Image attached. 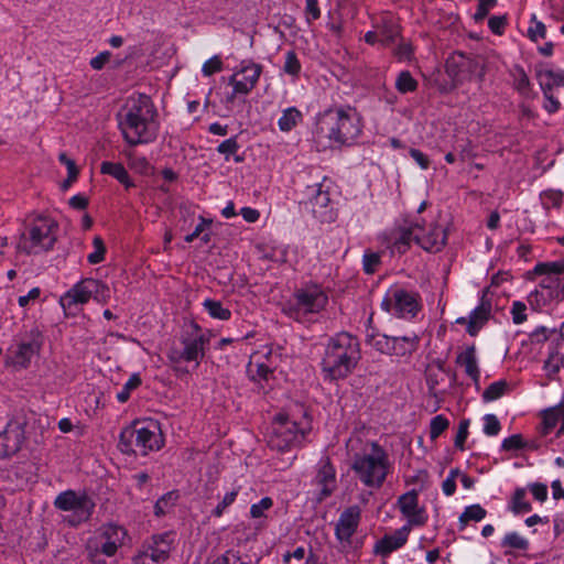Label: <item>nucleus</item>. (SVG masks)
Returning <instances> with one entry per match:
<instances>
[{
	"label": "nucleus",
	"instance_id": "nucleus-51",
	"mask_svg": "<svg viewBox=\"0 0 564 564\" xmlns=\"http://www.w3.org/2000/svg\"><path fill=\"white\" fill-rule=\"evenodd\" d=\"M240 487H235L230 491L226 492L223 499L219 501V503L215 507L213 510V516L219 518L224 514V512L227 510L228 507H230L238 494H239Z\"/></svg>",
	"mask_w": 564,
	"mask_h": 564
},
{
	"label": "nucleus",
	"instance_id": "nucleus-6",
	"mask_svg": "<svg viewBox=\"0 0 564 564\" xmlns=\"http://www.w3.org/2000/svg\"><path fill=\"white\" fill-rule=\"evenodd\" d=\"M163 446V435L156 421L134 422L122 429L118 447L123 454L145 456Z\"/></svg>",
	"mask_w": 564,
	"mask_h": 564
},
{
	"label": "nucleus",
	"instance_id": "nucleus-53",
	"mask_svg": "<svg viewBox=\"0 0 564 564\" xmlns=\"http://www.w3.org/2000/svg\"><path fill=\"white\" fill-rule=\"evenodd\" d=\"M94 251L87 257L90 264H97L105 260L106 247L101 237L96 236L93 240Z\"/></svg>",
	"mask_w": 564,
	"mask_h": 564
},
{
	"label": "nucleus",
	"instance_id": "nucleus-48",
	"mask_svg": "<svg viewBox=\"0 0 564 564\" xmlns=\"http://www.w3.org/2000/svg\"><path fill=\"white\" fill-rule=\"evenodd\" d=\"M381 264V256L379 252L366 251L362 256V269L366 274H373Z\"/></svg>",
	"mask_w": 564,
	"mask_h": 564
},
{
	"label": "nucleus",
	"instance_id": "nucleus-61",
	"mask_svg": "<svg viewBox=\"0 0 564 564\" xmlns=\"http://www.w3.org/2000/svg\"><path fill=\"white\" fill-rule=\"evenodd\" d=\"M541 90L544 97V110L550 115L557 112L561 108V102L558 101V99L552 94V91H550V89Z\"/></svg>",
	"mask_w": 564,
	"mask_h": 564
},
{
	"label": "nucleus",
	"instance_id": "nucleus-23",
	"mask_svg": "<svg viewBox=\"0 0 564 564\" xmlns=\"http://www.w3.org/2000/svg\"><path fill=\"white\" fill-rule=\"evenodd\" d=\"M410 525H403L391 534H386L377 541L375 552L377 554L387 556L392 552L401 549L408 542L410 534Z\"/></svg>",
	"mask_w": 564,
	"mask_h": 564
},
{
	"label": "nucleus",
	"instance_id": "nucleus-56",
	"mask_svg": "<svg viewBox=\"0 0 564 564\" xmlns=\"http://www.w3.org/2000/svg\"><path fill=\"white\" fill-rule=\"evenodd\" d=\"M528 36L533 42H538L546 36V28L543 22L536 19L535 14H532L531 17V25L528 29Z\"/></svg>",
	"mask_w": 564,
	"mask_h": 564
},
{
	"label": "nucleus",
	"instance_id": "nucleus-62",
	"mask_svg": "<svg viewBox=\"0 0 564 564\" xmlns=\"http://www.w3.org/2000/svg\"><path fill=\"white\" fill-rule=\"evenodd\" d=\"M497 6V0H479L477 6V10L474 13L473 18L476 22L482 21L489 13L491 9Z\"/></svg>",
	"mask_w": 564,
	"mask_h": 564
},
{
	"label": "nucleus",
	"instance_id": "nucleus-11",
	"mask_svg": "<svg viewBox=\"0 0 564 564\" xmlns=\"http://www.w3.org/2000/svg\"><path fill=\"white\" fill-rule=\"evenodd\" d=\"M110 289L97 279H82L67 290L59 299L63 310L69 314H76L78 306L89 302L90 299L99 304H106L110 300Z\"/></svg>",
	"mask_w": 564,
	"mask_h": 564
},
{
	"label": "nucleus",
	"instance_id": "nucleus-36",
	"mask_svg": "<svg viewBox=\"0 0 564 564\" xmlns=\"http://www.w3.org/2000/svg\"><path fill=\"white\" fill-rule=\"evenodd\" d=\"M203 307L212 318L228 321L231 317V311L225 307L220 301L206 299L203 302Z\"/></svg>",
	"mask_w": 564,
	"mask_h": 564
},
{
	"label": "nucleus",
	"instance_id": "nucleus-32",
	"mask_svg": "<svg viewBox=\"0 0 564 564\" xmlns=\"http://www.w3.org/2000/svg\"><path fill=\"white\" fill-rule=\"evenodd\" d=\"M303 120L302 112L296 107H288L278 120V127L282 132H290Z\"/></svg>",
	"mask_w": 564,
	"mask_h": 564
},
{
	"label": "nucleus",
	"instance_id": "nucleus-8",
	"mask_svg": "<svg viewBox=\"0 0 564 564\" xmlns=\"http://www.w3.org/2000/svg\"><path fill=\"white\" fill-rule=\"evenodd\" d=\"M310 431L311 423L306 417L296 422L286 415L279 414L272 423L268 445L279 452L290 451L301 445Z\"/></svg>",
	"mask_w": 564,
	"mask_h": 564
},
{
	"label": "nucleus",
	"instance_id": "nucleus-64",
	"mask_svg": "<svg viewBox=\"0 0 564 564\" xmlns=\"http://www.w3.org/2000/svg\"><path fill=\"white\" fill-rule=\"evenodd\" d=\"M507 26V18L505 15H492L488 20V28L496 35L503 34Z\"/></svg>",
	"mask_w": 564,
	"mask_h": 564
},
{
	"label": "nucleus",
	"instance_id": "nucleus-43",
	"mask_svg": "<svg viewBox=\"0 0 564 564\" xmlns=\"http://www.w3.org/2000/svg\"><path fill=\"white\" fill-rule=\"evenodd\" d=\"M417 80L409 70H402L395 79V88L401 94H408L416 90Z\"/></svg>",
	"mask_w": 564,
	"mask_h": 564
},
{
	"label": "nucleus",
	"instance_id": "nucleus-54",
	"mask_svg": "<svg viewBox=\"0 0 564 564\" xmlns=\"http://www.w3.org/2000/svg\"><path fill=\"white\" fill-rule=\"evenodd\" d=\"M510 315L513 324L520 325L528 319V307L522 301H513L510 307Z\"/></svg>",
	"mask_w": 564,
	"mask_h": 564
},
{
	"label": "nucleus",
	"instance_id": "nucleus-31",
	"mask_svg": "<svg viewBox=\"0 0 564 564\" xmlns=\"http://www.w3.org/2000/svg\"><path fill=\"white\" fill-rule=\"evenodd\" d=\"M170 538V534L153 536V545L147 549L150 552L152 562L159 563L167 558L171 550Z\"/></svg>",
	"mask_w": 564,
	"mask_h": 564
},
{
	"label": "nucleus",
	"instance_id": "nucleus-30",
	"mask_svg": "<svg viewBox=\"0 0 564 564\" xmlns=\"http://www.w3.org/2000/svg\"><path fill=\"white\" fill-rule=\"evenodd\" d=\"M100 172L102 174L112 176L126 188L134 186V183L131 181L128 171L121 163L105 161L100 165Z\"/></svg>",
	"mask_w": 564,
	"mask_h": 564
},
{
	"label": "nucleus",
	"instance_id": "nucleus-59",
	"mask_svg": "<svg viewBox=\"0 0 564 564\" xmlns=\"http://www.w3.org/2000/svg\"><path fill=\"white\" fill-rule=\"evenodd\" d=\"M484 433L487 436H496L501 431V424L495 414H486L484 416Z\"/></svg>",
	"mask_w": 564,
	"mask_h": 564
},
{
	"label": "nucleus",
	"instance_id": "nucleus-57",
	"mask_svg": "<svg viewBox=\"0 0 564 564\" xmlns=\"http://www.w3.org/2000/svg\"><path fill=\"white\" fill-rule=\"evenodd\" d=\"M392 54L399 62H408L412 59L414 51L411 43L402 40L393 48Z\"/></svg>",
	"mask_w": 564,
	"mask_h": 564
},
{
	"label": "nucleus",
	"instance_id": "nucleus-18",
	"mask_svg": "<svg viewBox=\"0 0 564 564\" xmlns=\"http://www.w3.org/2000/svg\"><path fill=\"white\" fill-rule=\"evenodd\" d=\"M398 507L403 517L406 518L410 525L423 527L427 522V514L424 508L419 507V497L414 490L408 491L398 498Z\"/></svg>",
	"mask_w": 564,
	"mask_h": 564
},
{
	"label": "nucleus",
	"instance_id": "nucleus-33",
	"mask_svg": "<svg viewBox=\"0 0 564 564\" xmlns=\"http://www.w3.org/2000/svg\"><path fill=\"white\" fill-rule=\"evenodd\" d=\"M527 489L522 487L516 488L509 502V510L518 516L524 514L532 510L531 503L525 499Z\"/></svg>",
	"mask_w": 564,
	"mask_h": 564
},
{
	"label": "nucleus",
	"instance_id": "nucleus-9",
	"mask_svg": "<svg viewBox=\"0 0 564 564\" xmlns=\"http://www.w3.org/2000/svg\"><path fill=\"white\" fill-rule=\"evenodd\" d=\"M412 241L425 251L437 252L446 243V234L440 225L431 224L425 228L419 221H414L409 227L400 230V235L394 241V247L398 252L403 253Z\"/></svg>",
	"mask_w": 564,
	"mask_h": 564
},
{
	"label": "nucleus",
	"instance_id": "nucleus-49",
	"mask_svg": "<svg viewBox=\"0 0 564 564\" xmlns=\"http://www.w3.org/2000/svg\"><path fill=\"white\" fill-rule=\"evenodd\" d=\"M302 69V65L294 51H288L285 53V62L283 70L294 78H297Z\"/></svg>",
	"mask_w": 564,
	"mask_h": 564
},
{
	"label": "nucleus",
	"instance_id": "nucleus-2",
	"mask_svg": "<svg viewBox=\"0 0 564 564\" xmlns=\"http://www.w3.org/2000/svg\"><path fill=\"white\" fill-rule=\"evenodd\" d=\"M156 110L147 95L130 97L119 120L123 139L130 145L150 143L158 134Z\"/></svg>",
	"mask_w": 564,
	"mask_h": 564
},
{
	"label": "nucleus",
	"instance_id": "nucleus-3",
	"mask_svg": "<svg viewBox=\"0 0 564 564\" xmlns=\"http://www.w3.org/2000/svg\"><path fill=\"white\" fill-rule=\"evenodd\" d=\"M362 119L357 110L349 106L329 108L319 113L315 133L336 147L354 145L362 132Z\"/></svg>",
	"mask_w": 564,
	"mask_h": 564
},
{
	"label": "nucleus",
	"instance_id": "nucleus-12",
	"mask_svg": "<svg viewBox=\"0 0 564 564\" xmlns=\"http://www.w3.org/2000/svg\"><path fill=\"white\" fill-rule=\"evenodd\" d=\"M56 224L47 217L35 218L21 234L19 248L28 254L48 251L56 241Z\"/></svg>",
	"mask_w": 564,
	"mask_h": 564
},
{
	"label": "nucleus",
	"instance_id": "nucleus-10",
	"mask_svg": "<svg viewBox=\"0 0 564 564\" xmlns=\"http://www.w3.org/2000/svg\"><path fill=\"white\" fill-rule=\"evenodd\" d=\"M328 303V296L318 284H305L295 290L284 305V313L295 321L321 313Z\"/></svg>",
	"mask_w": 564,
	"mask_h": 564
},
{
	"label": "nucleus",
	"instance_id": "nucleus-42",
	"mask_svg": "<svg viewBox=\"0 0 564 564\" xmlns=\"http://www.w3.org/2000/svg\"><path fill=\"white\" fill-rule=\"evenodd\" d=\"M513 86L523 96H528L531 89L530 79L521 66H516L512 70Z\"/></svg>",
	"mask_w": 564,
	"mask_h": 564
},
{
	"label": "nucleus",
	"instance_id": "nucleus-28",
	"mask_svg": "<svg viewBox=\"0 0 564 564\" xmlns=\"http://www.w3.org/2000/svg\"><path fill=\"white\" fill-rule=\"evenodd\" d=\"M491 305L488 302H481L474 308L468 317L466 332L470 336H476L490 317Z\"/></svg>",
	"mask_w": 564,
	"mask_h": 564
},
{
	"label": "nucleus",
	"instance_id": "nucleus-63",
	"mask_svg": "<svg viewBox=\"0 0 564 564\" xmlns=\"http://www.w3.org/2000/svg\"><path fill=\"white\" fill-rule=\"evenodd\" d=\"M469 420H462L458 425V430L455 436V447L464 451V444L468 436Z\"/></svg>",
	"mask_w": 564,
	"mask_h": 564
},
{
	"label": "nucleus",
	"instance_id": "nucleus-4",
	"mask_svg": "<svg viewBox=\"0 0 564 564\" xmlns=\"http://www.w3.org/2000/svg\"><path fill=\"white\" fill-rule=\"evenodd\" d=\"M542 278L527 300L533 311H542L564 299V261L543 262L535 265Z\"/></svg>",
	"mask_w": 564,
	"mask_h": 564
},
{
	"label": "nucleus",
	"instance_id": "nucleus-41",
	"mask_svg": "<svg viewBox=\"0 0 564 564\" xmlns=\"http://www.w3.org/2000/svg\"><path fill=\"white\" fill-rule=\"evenodd\" d=\"M558 417L556 411L553 408L546 409L542 412V421L539 427V433L541 436L549 435L557 425Z\"/></svg>",
	"mask_w": 564,
	"mask_h": 564
},
{
	"label": "nucleus",
	"instance_id": "nucleus-35",
	"mask_svg": "<svg viewBox=\"0 0 564 564\" xmlns=\"http://www.w3.org/2000/svg\"><path fill=\"white\" fill-rule=\"evenodd\" d=\"M486 514V509L478 503L467 506L459 516V529L464 530L469 521H481L482 519H485Z\"/></svg>",
	"mask_w": 564,
	"mask_h": 564
},
{
	"label": "nucleus",
	"instance_id": "nucleus-52",
	"mask_svg": "<svg viewBox=\"0 0 564 564\" xmlns=\"http://www.w3.org/2000/svg\"><path fill=\"white\" fill-rule=\"evenodd\" d=\"M527 446H529V442L524 441L521 434H512L501 443V449L505 452L521 451L525 449Z\"/></svg>",
	"mask_w": 564,
	"mask_h": 564
},
{
	"label": "nucleus",
	"instance_id": "nucleus-21",
	"mask_svg": "<svg viewBox=\"0 0 564 564\" xmlns=\"http://www.w3.org/2000/svg\"><path fill=\"white\" fill-rule=\"evenodd\" d=\"M40 347V343L35 339L21 341L8 350L7 362L17 369H25L39 352Z\"/></svg>",
	"mask_w": 564,
	"mask_h": 564
},
{
	"label": "nucleus",
	"instance_id": "nucleus-24",
	"mask_svg": "<svg viewBox=\"0 0 564 564\" xmlns=\"http://www.w3.org/2000/svg\"><path fill=\"white\" fill-rule=\"evenodd\" d=\"M24 441V433L19 424H8L0 433V455L8 457L17 453Z\"/></svg>",
	"mask_w": 564,
	"mask_h": 564
},
{
	"label": "nucleus",
	"instance_id": "nucleus-26",
	"mask_svg": "<svg viewBox=\"0 0 564 564\" xmlns=\"http://www.w3.org/2000/svg\"><path fill=\"white\" fill-rule=\"evenodd\" d=\"M420 337L415 333L404 336H392L389 356L409 357L419 347Z\"/></svg>",
	"mask_w": 564,
	"mask_h": 564
},
{
	"label": "nucleus",
	"instance_id": "nucleus-29",
	"mask_svg": "<svg viewBox=\"0 0 564 564\" xmlns=\"http://www.w3.org/2000/svg\"><path fill=\"white\" fill-rule=\"evenodd\" d=\"M536 78L541 89L564 87V70L561 68H543L536 72Z\"/></svg>",
	"mask_w": 564,
	"mask_h": 564
},
{
	"label": "nucleus",
	"instance_id": "nucleus-40",
	"mask_svg": "<svg viewBox=\"0 0 564 564\" xmlns=\"http://www.w3.org/2000/svg\"><path fill=\"white\" fill-rule=\"evenodd\" d=\"M391 337L384 334L371 333L367 334V344L381 354L389 355Z\"/></svg>",
	"mask_w": 564,
	"mask_h": 564
},
{
	"label": "nucleus",
	"instance_id": "nucleus-19",
	"mask_svg": "<svg viewBox=\"0 0 564 564\" xmlns=\"http://www.w3.org/2000/svg\"><path fill=\"white\" fill-rule=\"evenodd\" d=\"M313 485L317 488V501L321 502L328 498L336 489V469L329 458L322 459L318 463L316 476Z\"/></svg>",
	"mask_w": 564,
	"mask_h": 564
},
{
	"label": "nucleus",
	"instance_id": "nucleus-58",
	"mask_svg": "<svg viewBox=\"0 0 564 564\" xmlns=\"http://www.w3.org/2000/svg\"><path fill=\"white\" fill-rule=\"evenodd\" d=\"M273 507V500L270 497H263L259 502L251 505L250 516L253 519L265 517V512Z\"/></svg>",
	"mask_w": 564,
	"mask_h": 564
},
{
	"label": "nucleus",
	"instance_id": "nucleus-13",
	"mask_svg": "<svg viewBox=\"0 0 564 564\" xmlns=\"http://www.w3.org/2000/svg\"><path fill=\"white\" fill-rule=\"evenodd\" d=\"M381 308L394 317L413 319L422 308L421 296L416 291L392 285L381 301Z\"/></svg>",
	"mask_w": 564,
	"mask_h": 564
},
{
	"label": "nucleus",
	"instance_id": "nucleus-7",
	"mask_svg": "<svg viewBox=\"0 0 564 564\" xmlns=\"http://www.w3.org/2000/svg\"><path fill=\"white\" fill-rule=\"evenodd\" d=\"M127 536V530L113 522L100 525L85 544V554L93 564H109Z\"/></svg>",
	"mask_w": 564,
	"mask_h": 564
},
{
	"label": "nucleus",
	"instance_id": "nucleus-34",
	"mask_svg": "<svg viewBox=\"0 0 564 564\" xmlns=\"http://www.w3.org/2000/svg\"><path fill=\"white\" fill-rule=\"evenodd\" d=\"M459 67L462 72L468 74L469 78L481 80L485 76V65L479 58L460 55Z\"/></svg>",
	"mask_w": 564,
	"mask_h": 564
},
{
	"label": "nucleus",
	"instance_id": "nucleus-55",
	"mask_svg": "<svg viewBox=\"0 0 564 564\" xmlns=\"http://www.w3.org/2000/svg\"><path fill=\"white\" fill-rule=\"evenodd\" d=\"M448 426L449 421L444 415L434 416L430 423V438L432 441L436 440Z\"/></svg>",
	"mask_w": 564,
	"mask_h": 564
},
{
	"label": "nucleus",
	"instance_id": "nucleus-37",
	"mask_svg": "<svg viewBox=\"0 0 564 564\" xmlns=\"http://www.w3.org/2000/svg\"><path fill=\"white\" fill-rule=\"evenodd\" d=\"M529 541L524 536L520 535L518 532H509L507 533L502 541L501 546L503 549H509V551H505L508 554L510 551H527L529 549Z\"/></svg>",
	"mask_w": 564,
	"mask_h": 564
},
{
	"label": "nucleus",
	"instance_id": "nucleus-45",
	"mask_svg": "<svg viewBox=\"0 0 564 564\" xmlns=\"http://www.w3.org/2000/svg\"><path fill=\"white\" fill-rule=\"evenodd\" d=\"M178 495L175 491H170L163 495L154 505V514L156 517L164 516L176 502Z\"/></svg>",
	"mask_w": 564,
	"mask_h": 564
},
{
	"label": "nucleus",
	"instance_id": "nucleus-17",
	"mask_svg": "<svg viewBox=\"0 0 564 564\" xmlns=\"http://www.w3.org/2000/svg\"><path fill=\"white\" fill-rule=\"evenodd\" d=\"M262 72L263 66L261 64L251 58L242 59L228 79V85L232 87V91L227 96V102H234L237 96L250 94L257 86Z\"/></svg>",
	"mask_w": 564,
	"mask_h": 564
},
{
	"label": "nucleus",
	"instance_id": "nucleus-20",
	"mask_svg": "<svg viewBox=\"0 0 564 564\" xmlns=\"http://www.w3.org/2000/svg\"><path fill=\"white\" fill-rule=\"evenodd\" d=\"M380 37V45L388 47L401 39V25L398 19L390 12H384L378 17L372 24Z\"/></svg>",
	"mask_w": 564,
	"mask_h": 564
},
{
	"label": "nucleus",
	"instance_id": "nucleus-39",
	"mask_svg": "<svg viewBox=\"0 0 564 564\" xmlns=\"http://www.w3.org/2000/svg\"><path fill=\"white\" fill-rule=\"evenodd\" d=\"M562 368L564 369V354L557 350L550 351L543 366L546 375L552 378L557 375Z\"/></svg>",
	"mask_w": 564,
	"mask_h": 564
},
{
	"label": "nucleus",
	"instance_id": "nucleus-44",
	"mask_svg": "<svg viewBox=\"0 0 564 564\" xmlns=\"http://www.w3.org/2000/svg\"><path fill=\"white\" fill-rule=\"evenodd\" d=\"M58 161L65 165L67 170V178L63 183V188H68L78 177L79 170L74 160L67 156L65 152L59 153Z\"/></svg>",
	"mask_w": 564,
	"mask_h": 564
},
{
	"label": "nucleus",
	"instance_id": "nucleus-15",
	"mask_svg": "<svg viewBox=\"0 0 564 564\" xmlns=\"http://www.w3.org/2000/svg\"><path fill=\"white\" fill-rule=\"evenodd\" d=\"M54 507L62 511L72 512V514L64 518V522L76 528L90 519L95 510V502L85 492H76L69 489L56 496Z\"/></svg>",
	"mask_w": 564,
	"mask_h": 564
},
{
	"label": "nucleus",
	"instance_id": "nucleus-47",
	"mask_svg": "<svg viewBox=\"0 0 564 564\" xmlns=\"http://www.w3.org/2000/svg\"><path fill=\"white\" fill-rule=\"evenodd\" d=\"M262 355L261 357V364H271L278 366L279 361V355L274 351L272 346L263 345L259 349H257L251 356L250 359H252L253 362H257L256 359Z\"/></svg>",
	"mask_w": 564,
	"mask_h": 564
},
{
	"label": "nucleus",
	"instance_id": "nucleus-46",
	"mask_svg": "<svg viewBox=\"0 0 564 564\" xmlns=\"http://www.w3.org/2000/svg\"><path fill=\"white\" fill-rule=\"evenodd\" d=\"M141 384V378L139 373H133L123 384L122 389L117 393L116 398L120 403H126L131 392Z\"/></svg>",
	"mask_w": 564,
	"mask_h": 564
},
{
	"label": "nucleus",
	"instance_id": "nucleus-50",
	"mask_svg": "<svg viewBox=\"0 0 564 564\" xmlns=\"http://www.w3.org/2000/svg\"><path fill=\"white\" fill-rule=\"evenodd\" d=\"M239 149L240 144L238 143V135H235L220 142L216 151L224 155L225 160L228 161L231 155H235L238 152Z\"/></svg>",
	"mask_w": 564,
	"mask_h": 564
},
{
	"label": "nucleus",
	"instance_id": "nucleus-5",
	"mask_svg": "<svg viewBox=\"0 0 564 564\" xmlns=\"http://www.w3.org/2000/svg\"><path fill=\"white\" fill-rule=\"evenodd\" d=\"M391 469L387 451L377 442H371L369 448L354 456L351 470L358 480L368 488L379 489Z\"/></svg>",
	"mask_w": 564,
	"mask_h": 564
},
{
	"label": "nucleus",
	"instance_id": "nucleus-22",
	"mask_svg": "<svg viewBox=\"0 0 564 564\" xmlns=\"http://www.w3.org/2000/svg\"><path fill=\"white\" fill-rule=\"evenodd\" d=\"M360 521V510L358 507H349L341 512L335 528L336 538L341 543L350 544L351 536L355 534Z\"/></svg>",
	"mask_w": 564,
	"mask_h": 564
},
{
	"label": "nucleus",
	"instance_id": "nucleus-16",
	"mask_svg": "<svg viewBox=\"0 0 564 564\" xmlns=\"http://www.w3.org/2000/svg\"><path fill=\"white\" fill-rule=\"evenodd\" d=\"M195 334L183 335L181 337L182 348L175 346L171 347L167 351V359L175 369H178V365L183 361L191 362L195 361L196 366L204 358L206 346L209 344L210 336L203 333L197 324L193 325Z\"/></svg>",
	"mask_w": 564,
	"mask_h": 564
},
{
	"label": "nucleus",
	"instance_id": "nucleus-14",
	"mask_svg": "<svg viewBox=\"0 0 564 564\" xmlns=\"http://www.w3.org/2000/svg\"><path fill=\"white\" fill-rule=\"evenodd\" d=\"M329 189L330 182L324 177L323 182L307 185L301 193L300 205L322 223L334 221L336 216Z\"/></svg>",
	"mask_w": 564,
	"mask_h": 564
},
{
	"label": "nucleus",
	"instance_id": "nucleus-1",
	"mask_svg": "<svg viewBox=\"0 0 564 564\" xmlns=\"http://www.w3.org/2000/svg\"><path fill=\"white\" fill-rule=\"evenodd\" d=\"M361 358L358 339L347 332L329 337L324 346L321 371L324 381L344 380L356 369Z\"/></svg>",
	"mask_w": 564,
	"mask_h": 564
},
{
	"label": "nucleus",
	"instance_id": "nucleus-25",
	"mask_svg": "<svg viewBox=\"0 0 564 564\" xmlns=\"http://www.w3.org/2000/svg\"><path fill=\"white\" fill-rule=\"evenodd\" d=\"M455 362L464 368L466 376L473 380L476 389H479L480 368L475 345L467 346L464 350L458 352Z\"/></svg>",
	"mask_w": 564,
	"mask_h": 564
},
{
	"label": "nucleus",
	"instance_id": "nucleus-60",
	"mask_svg": "<svg viewBox=\"0 0 564 564\" xmlns=\"http://www.w3.org/2000/svg\"><path fill=\"white\" fill-rule=\"evenodd\" d=\"M223 69V62L219 56L214 55L209 59H207L202 66V74L205 77H209L215 73H218Z\"/></svg>",
	"mask_w": 564,
	"mask_h": 564
},
{
	"label": "nucleus",
	"instance_id": "nucleus-38",
	"mask_svg": "<svg viewBox=\"0 0 564 564\" xmlns=\"http://www.w3.org/2000/svg\"><path fill=\"white\" fill-rule=\"evenodd\" d=\"M510 389L509 383L506 380H498L489 384V387L482 392L484 402H492L505 395Z\"/></svg>",
	"mask_w": 564,
	"mask_h": 564
},
{
	"label": "nucleus",
	"instance_id": "nucleus-27",
	"mask_svg": "<svg viewBox=\"0 0 564 564\" xmlns=\"http://www.w3.org/2000/svg\"><path fill=\"white\" fill-rule=\"evenodd\" d=\"M260 355L256 361L253 362L252 359L249 360V364L247 366V373L251 381L256 382L260 389L264 390L265 384L269 382V380L273 377V372L275 369V365L269 364H261V357Z\"/></svg>",
	"mask_w": 564,
	"mask_h": 564
}]
</instances>
